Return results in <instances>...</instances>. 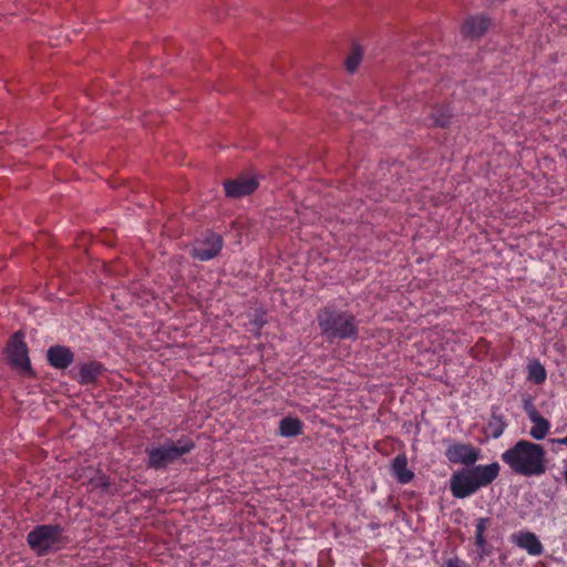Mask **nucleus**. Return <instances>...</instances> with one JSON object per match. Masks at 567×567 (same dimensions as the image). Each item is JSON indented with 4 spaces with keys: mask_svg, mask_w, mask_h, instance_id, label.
Listing matches in <instances>:
<instances>
[{
    "mask_svg": "<svg viewBox=\"0 0 567 567\" xmlns=\"http://www.w3.org/2000/svg\"><path fill=\"white\" fill-rule=\"evenodd\" d=\"M501 460L512 473L524 477L540 476L546 473V450L537 443L519 440L502 453Z\"/></svg>",
    "mask_w": 567,
    "mask_h": 567,
    "instance_id": "nucleus-1",
    "label": "nucleus"
},
{
    "mask_svg": "<svg viewBox=\"0 0 567 567\" xmlns=\"http://www.w3.org/2000/svg\"><path fill=\"white\" fill-rule=\"evenodd\" d=\"M195 449L196 442L189 435L183 434L176 440L165 436L145 449V465L148 470L165 472L173 465L185 464L186 456Z\"/></svg>",
    "mask_w": 567,
    "mask_h": 567,
    "instance_id": "nucleus-2",
    "label": "nucleus"
},
{
    "mask_svg": "<svg viewBox=\"0 0 567 567\" xmlns=\"http://www.w3.org/2000/svg\"><path fill=\"white\" fill-rule=\"evenodd\" d=\"M321 334L329 342L336 340L355 341L359 338L360 320L349 310L328 303L317 312Z\"/></svg>",
    "mask_w": 567,
    "mask_h": 567,
    "instance_id": "nucleus-3",
    "label": "nucleus"
},
{
    "mask_svg": "<svg viewBox=\"0 0 567 567\" xmlns=\"http://www.w3.org/2000/svg\"><path fill=\"white\" fill-rule=\"evenodd\" d=\"M71 539L60 524L37 525L27 535V543L39 557L60 551L68 547Z\"/></svg>",
    "mask_w": 567,
    "mask_h": 567,
    "instance_id": "nucleus-4",
    "label": "nucleus"
},
{
    "mask_svg": "<svg viewBox=\"0 0 567 567\" xmlns=\"http://www.w3.org/2000/svg\"><path fill=\"white\" fill-rule=\"evenodd\" d=\"M430 78L424 70L420 74L411 76L409 86L402 91L396 87H390L382 91V102L402 104L405 102H422V96L429 93L427 82Z\"/></svg>",
    "mask_w": 567,
    "mask_h": 567,
    "instance_id": "nucleus-5",
    "label": "nucleus"
},
{
    "mask_svg": "<svg viewBox=\"0 0 567 567\" xmlns=\"http://www.w3.org/2000/svg\"><path fill=\"white\" fill-rule=\"evenodd\" d=\"M7 353L12 368L20 370L24 374L33 375L28 347L20 332L14 333L10 338L7 346Z\"/></svg>",
    "mask_w": 567,
    "mask_h": 567,
    "instance_id": "nucleus-6",
    "label": "nucleus"
},
{
    "mask_svg": "<svg viewBox=\"0 0 567 567\" xmlns=\"http://www.w3.org/2000/svg\"><path fill=\"white\" fill-rule=\"evenodd\" d=\"M223 185L227 198L239 199L255 193L259 179L255 175L241 174L236 178L225 179Z\"/></svg>",
    "mask_w": 567,
    "mask_h": 567,
    "instance_id": "nucleus-7",
    "label": "nucleus"
},
{
    "mask_svg": "<svg viewBox=\"0 0 567 567\" xmlns=\"http://www.w3.org/2000/svg\"><path fill=\"white\" fill-rule=\"evenodd\" d=\"M444 454L449 462L466 467L474 465L481 458V450L478 447L463 442L451 443Z\"/></svg>",
    "mask_w": 567,
    "mask_h": 567,
    "instance_id": "nucleus-8",
    "label": "nucleus"
},
{
    "mask_svg": "<svg viewBox=\"0 0 567 567\" xmlns=\"http://www.w3.org/2000/svg\"><path fill=\"white\" fill-rule=\"evenodd\" d=\"M224 247V239L217 233H208L203 239L197 240L192 250V256L200 261H209L216 258Z\"/></svg>",
    "mask_w": 567,
    "mask_h": 567,
    "instance_id": "nucleus-9",
    "label": "nucleus"
},
{
    "mask_svg": "<svg viewBox=\"0 0 567 567\" xmlns=\"http://www.w3.org/2000/svg\"><path fill=\"white\" fill-rule=\"evenodd\" d=\"M78 371L72 369L70 377L81 385H93L106 372L103 363L96 360L82 362L78 365Z\"/></svg>",
    "mask_w": 567,
    "mask_h": 567,
    "instance_id": "nucleus-10",
    "label": "nucleus"
},
{
    "mask_svg": "<svg viewBox=\"0 0 567 567\" xmlns=\"http://www.w3.org/2000/svg\"><path fill=\"white\" fill-rule=\"evenodd\" d=\"M450 491L455 498H466L477 492L471 475L466 467L454 472L450 480Z\"/></svg>",
    "mask_w": 567,
    "mask_h": 567,
    "instance_id": "nucleus-11",
    "label": "nucleus"
},
{
    "mask_svg": "<svg viewBox=\"0 0 567 567\" xmlns=\"http://www.w3.org/2000/svg\"><path fill=\"white\" fill-rule=\"evenodd\" d=\"M471 475L477 491L482 487L491 485L499 475L501 466L497 462H493L486 465H471L466 467Z\"/></svg>",
    "mask_w": 567,
    "mask_h": 567,
    "instance_id": "nucleus-12",
    "label": "nucleus"
},
{
    "mask_svg": "<svg viewBox=\"0 0 567 567\" xmlns=\"http://www.w3.org/2000/svg\"><path fill=\"white\" fill-rule=\"evenodd\" d=\"M492 21L485 16H472L465 19L461 27L464 38L471 40L481 39L491 28Z\"/></svg>",
    "mask_w": 567,
    "mask_h": 567,
    "instance_id": "nucleus-13",
    "label": "nucleus"
},
{
    "mask_svg": "<svg viewBox=\"0 0 567 567\" xmlns=\"http://www.w3.org/2000/svg\"><path fill=\"white\" fill-rule=\"evenodd\" d=\"M48 363L56 370L68 369L74 361V353L66 346L55 344L47 350Z\"/></svg>",
    "mask_w": 567,
    "mask_h": 567,
    "instance_id": "nucleus-14",
    "label": "nucleus"
},
{
    "mask_svg": "<svg viewBox=\"0 0 567 567\" xmlns=\"http://www.w3.org/2000/svg\"><path fill=\"white\" fill-rule=\"evenodd\" d=\"M512 542L519 548L525 549L532 556H539L544 551L540 540L532 532H519L513 534Z\"/></svg>",
    "mask_w": 567,
    "mask_h": 567,
    "instance_id": "nucleus-15",
    "label": "nucleus"
},
{
    "mask_svg": "<svg viewBox=\"0 0 567 567\" xmlns=\"http://www.w3.org/2000/svg\"><path fill=\"white\" fill-rule=\"evenodd\" d=\"M527 414L528 419L533 423L529 435L537 441L545 439L550 430L549 421L540 415V413L535 408L528 410Z\"/></svg>",
    "mask_w": 567,
    "mask_h": 567,
    "instance_id": "nucleus-16",
    "label": "nucleus"
},
{
    "mask_svg": "<svg viewBox=\"0 0 567 567\" xmlns=\"http://www.w3.org/2000/svg\"><path fill=\"white\" fill-rule=\"evenodd\" d=\"M391 471L401 484H409L414 478V472L408 468V457L404 453L398 454L392 460Z\"/></svg>",
    "mask_w": 567,
    "mask_h": 567,
    "instance_id": "nucleus-17",
    "label": "nucleus"
},
{
    "mask_svg": "<svg viewBox=\"0 0 567 567\" xmlns=\"http://www.w3.org/2000/svg\"><path fill=\"white\" fill-rule=\"evenodd\" d=\"M303 424L300 419L286 416L280 420L278 434L282 437H296L302 433Z\"/></svg>",
    "mask_w": 567,
    "mask_h": 567,
    "instance_id": "nucleus-18",
    "label": "nucleus"
},
{
    "mask_svg": "<svg viewBox=\"0 0 567 567\" xmlns=\"http://www.w3.org/2000/svg\"><path fill=\"white\" fill-rule=\"evenodd\" d=\"M488 523V517H481L477 519L475 525V544L480 550L481 558L489 555V551L487 550V542L485 538V532L487 529Z\"/></svg>",
    "mask_w": 567,
    "mask_h": 567,
    "instance_id": "nucleus-19",
    "label": "nucleus"
},
{
    "mask_svg": "<svg viewBox=\"0 0 567 567\" xmlns=\"http://www.w3.org/2000/svg\"><path fill=\"white\" fill-rule=\"evenodd\" d=\"M506 427L507 422L504 415L497 413L496 409L493 408L491 419L487 424L488 435L493 439H498L503 435Z\"/></svg>",
    "mask_w": 567,
    "mask_h": 567,
    "instance_id": "nucleus-20",
    "label": "nucleus"
},
{
    "mask_svg": "<svg viewBox=\"0 0 567 567\" xmlns=\"http://www.w3.org/2000/svg\"><path fill=\"white\" fill-rule=\"evenodd\" d=\"M527 379L537 385L546 381L547 372L539 360L534 359L527 364Z\"/></svg>",
    "mask_w": 567,
    "mask_h": 567,
    "instance_id": "nucleus-21",
    "label": "nucleus"
},
{
    "mask_svg": "<svg viewBox=\"0 0 567 567\" xmlns=\"http://www.w3.org/2000/svg\"><path fill=\"white\" fill-rule=\"evenodd\" d=\"M363 59V50L360 45L354 44L351 49L350 54L344 61V68L348 73L353 74L357 72Z\"/></svg>",
    "mask_w": 567,
    "mask_h": 567,
    "instance_id": "nucleus-22",
    "label": "nucleus"
},
{
    "mask_svg": "<svg viewBox=\"0 0 567 567\" xmlns=\"http://www.w3.org/2000/svg\"><path fill=\"white\" fill-rule=\"evenodd\" d=\"M435 112L432 114L433 124L439 127H446L451 121V114L447 112L449 109H434Z\"/></svg>",
    "mask_w": 567,
    "mask_h": 567,
    "instance_id": "nucleus-23",
    "label": "nucleus"
},
{
    "mask_svg": "<svg viewBox=\"0 0 567 567\" xmlns=\"http://www.w3.org/2000/svg\"><path fill=\"white\" fill-rule=\"evenodd\" d=\"M90 484L93 488H100L103 492H106L111 486L110 477L103 473H99L95 477H92Z\"/></svg>",
    "mask_w": 567,
    "mask_h": 567,
    "instance_id": "nucleus-24",
    "label": "nucleus"
},
{
    "mask_svg": "<svg viewBox=\"0 0 567 567\" xmlns=\"http://www.w3.org/2000/svg\"><path fill=\"white\" fill-rule=\"evenodd\" d=\"M251 324L255 327L256 331H260L261 328L267 323V315L262 310H258L254 313L251 320Z\"/></svg>",
    "mask_w": 567,
    "mask_h": 567,
    "instance_id": "nucleus-25",
    "label": "nucleus"
},
{
    "mask_svg": "<svg viewBox=\"0 0 567 567\" xmlns=\"http://www.w3.org/2000/svg\"><path fill=\"white\" fill-rule=\"evenodd\" d=\"M554 442L559 444V445H566L567 446V435L564 436V437L555 439Z\"/></svg>",
    "mask_w": 567,
    "mask_h": 567,
    "instance_id": "nucleus-26",
    "label": "nucleus"
}]
</instances>
